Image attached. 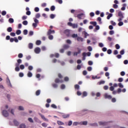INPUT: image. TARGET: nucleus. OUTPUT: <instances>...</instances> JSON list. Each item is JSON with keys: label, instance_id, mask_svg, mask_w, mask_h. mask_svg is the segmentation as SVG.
I'll use <instances>...</instances> for the list:
<instances>
[{"label": "nucleus", "instance_id": "9b49d317", "mask_svg": "<svg viewBox=\"0 0 128 128\" xmlns=\"http://www.w3.org/2000/svg\"><path fill=\"white\" fill-rule=\"evenodd\" d=\"M70 116V114H64L62 115V118H68Z\"/></svg>", "mask_w": 128, "mask_h": 128}, {"label": "nucleus", "instance_id": "6e6d98bb", "mask_svg": "<svg viewBox=\"0 0 128 128\" xmlns=\"http://www.w3.org/2000/svg\"><path fill=\"white\" fill-rule=\"evenodd\" d=\"M22 60L21 59H18L17 60V63H18L19 64H22Z\"/></svg>", "mask_w": 128, "mask_h": 128}, {"label": "nucleus", "instance_id": "338daca9", "mask_svg": "<svg viewBox=\"0 0 128 128\" xmlns=\"http://www.w3.org/2000/svg\"><path fill=\"white\" fill-rule=\"evenodd\" d=\"M118 54V50H114V54L116 55Z\"/></svg>", "mask_w": 128, "mask_h": 128}, {"label": "nucleus", "instance_id": "680f3d73", "mask_svg": "<svg viewBox=\"0 0 128 128\" xmlns=\"http://www.w3.org/2000/svg\"><path fill=\"white\" fill-rule=\"evenodd\" d=\"M72 124V121L70 120L68 122V126H70Z\"/></svg>", "mask_w": 128, "mask_h": 128}, {"label": "nucleus", "instance_id": "603ef678", "mask_svg": "<svg viewBox=\"0 0 128 128\" xmlns=\"http://www.w3.org/2000/svg\"><path fill=\"white\" fill-rule=\"evenodd\" d=\"M52 86H53V88H58V84H52Z\"/></svg>", "mask_w": 128, "mask_h": 128}, {"label": "nucleus", "instance_id": "864d4df0", "mask_svg": "<svg viewBox=\"0 0 128 128\" xmlns=\"http://www.w3.org/2000/svg\"><path fill=\"white\" fill-rule=\"evenodd\" d=\"M33 69L34 67H32V66H30L28 67V70H32Z\"/></svg>", "mask_w": 128, "mask_h": 128}, {"label": "nucleus", "instance_id": "bb28decb", "mask_svg": "<svg viewBox=\"0 0 128 128\" xmlns=\"http://www.w3.org/2000/svg\"><path fill=\"white\" fill-rule=\"evenodd\" d=\"M74 88L76 90H80V86L78 84H75L74 85Z\"/></svg>", "mask_w": 128, "mask_h": 128}, {"label": "nucleus", "instance_id": "20e7f679", "mask_svg": "<svg viewBox=\"0 0 128 128\" xmlns=\"http://www.w3.org/2000/svg\"><path fill=\"white\" fill-rule=\"evenodd\" d=\"M2 114L4 116H5L6 118L8 116V112L6 111V110H4L2 112Z\"/></svg>", "mask_w": 128, "mask_h": 128}, {"label": "nucleus", "instance_id": "7c9ffc66", "mask_svg": "<svg viewBox=\"0 0 128 128\" xmlns=\"http://www.w3.org/2000/svg\"><path fill=\"white\" fill-rule=\"evenodd\" d=\"M80 50H78V52H74V56H78V54H80Z\"/></svg>", "mask_w": 128, "mask_h": 128}, {"label": "nucleus", "instance_id": "e433bc0d", "mask_svg": "<svg viewBox=\"0 0 128 128\" xmlns=\"http://www.w3.org/2000/svg\"><path fill=\"white\" fill-rule=\"evenodd\" d=\"M40 116L42 118V120H46V117H44V115H42V114H40Z\"/></svg>", "mask_w": 128, "mask_h": 128}, {"label": "nucleus", "instance_id": "49530a36", "mask_svg": "<svg viewBox=\"0 0 128 128\" xmlns=\"http://www.w3.org/2000/svg\"><path fill=\"white\" fill-rule=\"evenodd\" d=\"M93 64H94V62H92V61L89 60V61L88 62V64L89 66H92Z\"/></svg>", "mask_w": 128, "mask_h": 128}, {"label": "nucleus", "instance_id": "37998d69", "mask_svg": "<svg viewBox=\"0 0 128 128\" xmlns=\"http://www.w3.org/2000/svg\"><path fill=\"white\" fill-rule=\"evenodd\" d=\"M48 36H49L48 38L50 40H54V36L52 35H48Z\"/></svg>", "mask_w": 128, "mask_h": 128}, {"label": "nucleus", "instance_id": "b1692460", "mask_svg": "<svg viewBox=\"0 0 128 128\" xmlns=\"http://www.w3.org/2000/svg\"><path fill=\"white\" fill-rule=\"evenodd\" d=\"M22 34V31L20 30H18L16 31V34H18V36L20 34Z\"/></svg>", "mask_w": 128, "mask_h": 128}, {"label": "nucleus", "instance_id": "423d86ee", "mask_svg": "<svg viewBox=\"0 0 128 128\" xmlns=\"http://www.w3.org/2000/svg\"><path fill=\"white\" fill-rule=\"evenodd\" d=\"M64 34L66 36H70V32L69 30H64Z\"/></svg>", "mask_w": 128, "mask_h": 128}, {"label": "nucleus", "instance_id": "393cba45", "mask_svg": "<svg viewBox=\"0 0 128 128\" xmlns=\"http://www.w3.org/2000/svg\"><path fill=\"white\" fill-rule=\"evenodd\" d=\"M81 124H82L83 126H86L88 124V122L87 121H84L81 122Z\"/></svg>", "mask_w": 128, "mask_h": 128}, {"label": "nucleus", "instance_id": "a211bd4d", "mask_svg": "<svg viewBox=\"0 0 128 128\" xmlns=\"http://www.w3.org/2000/svg\"><path fill=\"white\" fill-rule=\"evenodd\" d=\"M34 48V44L32 43H30L28 44V48L30 50H32V48Z\"/></svg>", "mask_w": 128, "mask_h": 128}, {"label": "nucleus", "instance_id": "1a4fd4ad", "mask_svg": "<svg viewBox=\"0 0 128 128\" xmlns=\"http://www.w3.org/2000/svg\"><path fill=\"white\" fill-rule=\"evenodd\" d=\"M63 80H60V79H58V78H56V79H55V82L56 84H59V82H63Z\"/></svg>", "mask_w": 128, "mask_h": 128}, {"label": "nucleus", "instance_id": "09e8293b", "mask_svg": "<svg viewBox=\"0 0 128 128\" xmlns=\"http://www.w3.org/2000/svg\"><path fill=\"white\" fill-rule=\"evenodd\" d=\"M55 58H60V54L58 53H56L54 54Z\"/></svg>", "mask_w": 128, "mask_h": 128}, {"label": "nucleus", "instance_id": "f704fd0d", "mask_svg": "<svg viewBox=\"0 0 128 128\" xmlns=\"http://www.w3.org/2000/svg\"><path fill=\"white\" fill-rule=\"evenodd\" d=\"M34 12H40V8H38V7H36L34 8Z\"/></svg>", "mask_w": 128, "mask_h": 128}, {"label": "nucleus", "instance_id": "cd10ccee", "mask_svg": "<svg viewBox=\"0 0 128 128\" xmlns=\"http://www.w3.org/2000/svg\"><path fill=\"white\" fill-rule=\"evenodd\" d=\"M118 16L120 17H124V14H122V12H118Z\"/></svg>", "mask_w": 128, "mask_h": 128}, {"label": "nucleus", "instance_id": "c756f323", "mask_svg": "<svg viewBox=\"0 0 128 128\" xmlns=\"http://www.w3.org/2000/svg\"><path fill=\"white\" fill-rule=\"evenodd\" d=\"M90 126H98V124L96 123L90 124Z\"/></svg>", "mask_w": 128, "mask_h": 128}, {"label": "nucleus", "instance_id": "f3484780", "mask_svg": "<svg viewBox=\"0 0 128 128\" xmlns=\"http://www.w3.org/2000/svg\"><path fill=\"white\" fill-rule=\"evenodd\" d=\"M8 22L10 24H14V18H10L8 20Z\"/></svg>", "mask_w": 128, "mask_h": 128}, {"label": "nucleus", "instance_id": "774afa93", "mask_svg": "<svg viewBox=\"0 0 128 128\" xmlns=\"http://www.w3.org/2000/svg\"><path fill=\"white\" fill-rule=\"evenodd\" d=\"M2 16H6V12L4 10L2 12Z\"/></svg>", "mask_w": 128, "mask_h": 128}, {"label": "nucleus", "instance_id": "5701e85b", "mask_svg": "<svg viewBox=\"0 0 128 128\" xmlns=\"http://www.w3.org/2000/svg\"><path fill=\"white\" fill-rule=\"evenodd\" d=\"M90 24H92L94 26H96V22H90Z\"/></svg>", "mask_w": 128, "mask_h": 128}, {"label": "nucleus", "instance_id": "c85d7f7f", "mask_svg": "<svg viewBox=\"0 0 128 128\" xmlns=\"http://www.w3.org/2000/svg\"><path fill=\"white\" fill-rule=\"evenodd\" d=\"M118 26H124V22L122 21L119 22L118 23Z\"/></svg>", "mask_w": 128, "mask_h": 128}, {"label": "nucleus", "instance_id": "9d476101", "mask_svg": "<svg viewBox=\"0 0 128 128\" xmlns=\"http://www.w3.org/2000/svg\"><path fill=\"white\" fill-rule=\"evenodd\" d=\"M82 34L84 36V38H86L87 36H88L89 34H88V32H86V31H84L82 32Z\"/></svg>", "mask_w": 128, "mask_h": 128}, {"label": "nucleus", "instance_id": "4468645a", "mask_svg": "<svg viewBox=\"0 0 128 128\" xmlns=\"http://www.w3.org/2000/svg\"><path fill=\"white\" fill-rule=\"evenodd\" d=\"M82 60H86V52H83L82 53Z\"/></svg>", "mask_w": 128, "mask_h": 128}, {"label": "nucleus", "instance_id": "c03bdc74", "mask_svg": "<svg viewBox=\"0 0 128 128\" xmlns=\"http://www.w3.org/2000/svg\"><path fill=\"white\" fill-rule=\"evenodd\" d=\"M20 70H24V64H21L20 66Z\"/></svg>", "mask_w": 128, "mask_h": 128}, {"label": "nucleus", "instance_id": "f257e3e1", "mask_svg": "<svg viewBox=\"0 0 128 128\" xmlns=\"http://www.w3.org/2000/svg\"><path fill=\"white\" fill-rule=\"evenodd\" d=\"M36 18H34L33 20L34 22V23H33L32 24V26H33V28H36V27L38 26V24H39V22H38V20L36 19V18H40V13H37L36 14Z\"/></svg>", "mask_w": 128, "mask_h": 128}, {"label": "nucleus", "instance_id": "4be33fe9", "mask_svg": "<svg viewBox=\"0 0 128 128\" xmlns=\"http://www.w3.org/2000/svg\"><path fill=\"white\" fill-rule=\"evenodd\" d=\"M63 48L64 50H68V48H70V46H68V44H64L63 46Z\"/></svg>", "mask_w": 128, "mask_h": 128}, {"label": "nucleus", "instance_id": "0eeeda50", "mask_svg": "<svg viewBox=\"0 0 128 128\" xmlns=\"http://www.w3.org/2000/svg\"><path fill=\"white\" fill-rule=\"evenodd\" d=\"M54 30H52L50 29L47 32V36H50L52 34H54Z\"/></svg>", "mask_w": 128, "mask_h": 128}, {"label": "nucleus", "instance_id": "f8f14e48", "mask_svg": "<svg viewBox=\"0 0 128 128\" xmlns=\"http://www.w3.org/2000/svg\"><path fill=\"white\" fill-rule=\"evenodd\" d=\"M99 124L100 126H106L108 125V122H99Z\"/></svg>", "mask_w": 128, "mask_h": 128}, {"label": "nucleus", "instance_id": "a878e982", "mask_svg": "<svg viewBox=\"0 0 128 128\" xmlns=\"http://www.w3.org/2000/svg\"><path fill=\"white\" fill-rule=\"evenodd\" d=\"M36 96H40V90H38L36 91Z\"/></svg>", "mask_w": 128, "mask_h": 128}, {"label": "nucleus", "instance_id": "7ed1b4c3", "mask_svg": "<svg viewBox=\"0 0 128 128\" xmlns=\"http://www.w3.org/2000/svg\"><path fill=\"white\" fill-rule=\"evenodd\" d=\"M68 26H72V28H78V24H72L70 22H68Z\"/></svg>", "mask_w": 128, "mask_h": 128}, {"label": "nucleus", "instance_id": "bf43d9fd", "mask_svg": "<svg viewBox=\"0 0 128 128\" xmlns=\"http://www.w3.org/2000/svg\"><path fill=\"white\" fill-rule=\"evenodd\" d=\"M64 80L65 82H68V80H69L68 77V76L64 77Z\"/></svg>", "mask_w": 128, "mask_h": 128}, {"label": "nucleus", "instance_id": "e2e57ef3", "mask_svg": "<svg viewBox=\"0 0 128 128\" xmlns=\"http://www.w3.org/2000/svg\"><path fill=\"white\" fill-rule=\"evenodd\" d=\"M112 99V102H116V98H113Z\"/></svg>", "mask_w": 128, "mask_h": 128}, {"label": "nucleus", "instance_id": "3c124183", "mask_svg": "<svg viewBox=\"0 0 128 128\" xmlns=\"http://www.w3.org/2000/svg\"><path fill=\"white\" fill-rule=\"evenodd\" d=\"M124 81V79L122 78H120L118 79V82H122Z\"/></svg>", "mask_w": 128, "mask_h": 128}, {"label": "nucleus", "instance_id": "052dcab7", "mask_svg": "<svg viewBox=\"0 0 128 128\" xmlns=\"http://www.w3.org/2000/svg\"><path fill=\"white\" fill-rule=\"evenodd\" d=\"M51 106L53 108H57V106H56V104H52V105H51Z\"/></svg>", "mask_w": 128, "mask_h": 128}, {"label": "nucleus", "instance_id": "6ab92c4d", "mask_svg": "<svg viewBox=\"0 0 128 128\" xmlns=\"http://www.w3.org/2000/svg\"><path fill=\"white\" fill-rule=\"evenodd\" d=\"M27 76L28 78H32V73L30 72H28Z\"/></svg>", "mask_w": 128, "mask_h": 128}, {"label": "nucleus", "instance_id": "c9c22d12", "mask_svg": "<svg viewBox=\"0 0 128 128\" xmlns=\"http://www.w3.org/2000/svg\"><path fill=\"white\" fill-rule=\"evenodd\" d=\"M24 56V55L20 53L18 54V58H22Z\"/></svg>", "mask_w": 128, "mask_h": 128}, {"label": "nucleus", "instance_id": "0e129e2a", "mask_svg": "<svg viewBox=\"0 0 128 128\" xmlns=\"http://www.w3.org/2000/svg\"><path fill=\"white\" fill-rule=\"evenodd\" d=\"M107 54H112V50L108 49L107 50Z\"/></svg>", "mask_w": 128, "mask_h": 128}, {"label": "nucleus", "instance_id": "dca6fc26", "mask_svg": "<svg viewBox=\"0 0 128 128\" xmlns=\"http://www.w3.org/2000/svg\"><path fill=\"white\" fill-rule=\"evenodd\" d=\"M14 126H18V124H20V123L16 121V120H14Z\"/></svg>", "mask_w": 128, "mask_h": 128}, {"label": "nucleus", "instance_id": "39448f33", "mask_svg": "<svg viewBox=\"0 0 128 128\" xmlns=\"http://www.w3.org/2000/svg\"><path fill=\"white\" fill-rule=\"evenodd\" d=\"M104 98H108V100H112V96L110 95H108V94H104Z\"/></svg>", "mask_w": 128, "mask_h": 128}, {"label": "nucleus", "instance_id": "a18cd8bd", "mask_svg": "<svg viewBox=\"0 0 128 128\" xmlns=\"http://www.w3.org/2000/svg\"><path fill=\"white\" fill-rule=\"evenodd\" d=\"M50 18L52 19L54 18H56V15H55V14H51L50 15Z\"/></svg>", "mask_w": 128, "mask_h": 128}, {"label": "nucleus", "instance_id": "79ce46f5", "mask_svg": "<svg viewBox=\"0 0 128 128\" xmlns=\"http://www.w3.org/2000/svg\"><path fill=\"white\" fill-rule=\"evenodd\" d=\"M24 107L22 106H19L18 107V110H24Z\"/></svg>", "mask_w": 128, "mask_h": 128}, {"label": "nucleus", "instance_id": "ddd939ff", "mask_svg": "<svg viewBox=\"0 0 128 128\" xmlns=\"http://www.w3.org/2000/svg\"><path fill=\"white\" fill-rule=\"evenodd\" d=\"M58 124V126H64V123L62 122V121H60L58 120L57 122Z\"/></svg>", "mask_w": 128, "mask_h": 128}, {"label": "nucleus", "instance_id": "ea45409f", "mask_svg": "<svg viewBox=\"0 0 128 128\" xmlns=\"http://www.w3.org/2000/svg\"><path fill=\"white\" fill-rule=\"evenodd\" d=\"M56 2H58L60 4H62V0H56Z\"/></svg>", "mask_w": 128, "mask_h": 128}, {"label": "nucleus", "instance_id": "69168bd1", "mask_svg": "<svg viewBox=\"0 0 128 128\" xmlns=\"http://www.w3.org/2000/svg\"><path fill=\"white\" fill-rule=\"evenodd\" d=\"M28 122H34V120H32V118H28Z\"/></svg>", "mask_w": 128, "mask_h": 128}, {"label": "nucleus", "instance_id": "f03ea898", "mask_svg": "<svg viewBox=\"0 0 128 128\" xmlns=\"http://www.w3.org/2000/svg\"><path fill=\"white\" fill-rule=\"evenodd\" d=\"M74 12L75 16H77L78 18H80V10H71V13L74 14Z\"/></svg>", "mask_w": 128, "mask_h": 128}, {"label": "nucleus", "instance_id": "a19ab883", "mask_svg": "<svg viewBox=\"0 0 128 128\" xmlns=\"http://www.w3.org/2000/svg\"><path fill=\"white\" fill-rule=\"evenodd\" d=\"M23 34L24 36H26V34H28V30H24Z\"/></svg>", "mask_w": 128, "mask_h": 128}, {"label": "nucleus", "instance_id": "4c0bfd02", "mask_svg": "<svg viewBox=\"0 0 128 128\" xmlns=\"http://www.w3.org/2000/svg\"><path fill=\"white\" fill-rule=\"evenodd\" d=\"M112 14H110L107 16V20H110V18H112Z\"/></svg>", "mask_w": 128, "mask_h": 128}, {"label": "nucleus", "instance_id": "2f4dec72", "mask_svg": "<svg viewBox=\"0 0 128 128\" xmlns=\"http://www.w3.org/2000/svg\"><path fill=\"white\" fill-rule=\"evenodd\" d=\"M105 82L104 80L100 81L98 82V84L100 85V84H104Z\"/></svg>", "mask_w": 128, "mask_h": 128}, {"label": "nucleus", "instance_id": "6e6552de", "mask_svg": "<svg viewBox=\"0 0 128 128\" xmlns=\"http://www.w3.org/2000/svg\"><path fill=\"white\" fill-rule=\"evenodd\" d=\"M34 52H36V54H40V48H36L34 50Z\"/></svg>", "mask_w": 128, "mask_h": 128}, {"label": "nucleus", "instance_id": "13d9d810", "mask_svg": "<svg viewBox=\"0 0 128 128\" xmlns=\"http://www.w3.org/2000/svg\"><path fill=\"white\" fill-rule=\"evenodd\" d=\"M113 8H118V6L116 4H114Z\"/></svg>", "mask_w": 128, "mask_h": 128}, {"label": "nucleus", "instance_id": "2eb2a0df", "mask_svg": "<svg viewBox=\"0 0 128 128\" xmlns=\"http://www.w3.org/2000/svg\"><path fill=\"white\" fill-rule=\"evenodd\" d=\"M88 96V92H84L82 94V98H84Z\"/></svg>", "mask_w": 128, "mask_h": 128}, {"label": "nucleus", "instance_id": "5fc2aeb1", "mask_svg": "<svg viewBox=\"0 0 128 128\" xmlns=\"http://www.w3.org/2000/svg\"><path fill=\"white\" fill-rule=\"evenodd\" d=\"M22 24L24 26H27L28 24V22L26 21V20H24L23 22H22Z\"/></svg>", "mask_w": 128, "mask_h": 128}, {"label": "nucleus", "instance_id": "72a5a7b5", "mask_svg": "<svg viewBox=\"0 0 128 128\" xmlns=\"http://www.w3.org/2000/svg\"><path fill=\"white\" fill-rule=\"evenodd\" d=\"M115 47L116 50H120V46L118 44H116Z\"/></svg>", "mask_w": 128, "mask_h": 128}, {"label": "nucleus", "instance_id": "412c9836", "mask_svg": "<svg viewBox=\"0 0 128 128\" xmlns=\"http://www.w3.org/2000/svg\"><path fill=\"white\" fill-rule=\"evenodd\" d=\"M7 32H12V27H8L7 28Z\"/></svg>", "mask_w": 128, "mask_h": 128}, {"label": "nucleus", "instance_id": "58836bf2", "mask_svg": "<svg viewBox=\"0 0 128 128\" xmlns=\"http://www.w3.org/2000/svg\"><path fill=\"white\" fill-rule=\"evenodd\" d=\"M54 10H56V7L54 6H52L50 8V10L52 12H54Z\"/></svg>", "mask_w": 128, "mask_h": 128}, {"label": "nucleus", "instance_id": "4d7b16f0", "mask_svg": "<svg viewBox=\"0 0 128 128\" xmlns=\"http://www.w3.org/2000/svg\"><path fill=\"white\" fill-rule=\"evenodd\" d=\"M110 24H112V26H116V22L112 21V20H111L110 21Z\"/></svg>", "mask_w": 128, "mask_h": 128}, {"label": "nucleus", "instance_id": "8fccbe9b", "mask_svg": "<svg viewBox=\"0 0 128 128\" xmlns=\"http://www.w3.org/2000/svg\"><path fill=\"white\" fill-rule=\"evenodd\" d=\"M88 52H92V46H89L88 47Z\"/></svg>", "mask_w": 128, "mask_h": 128}, {"label": "nucleus", "instance_id": "473e14b6", "mask_svg": "<svg viewBox=\"0 0 128 128\" xmlns=\"http://www.w3.org/2000/svg\"><path fill=\"white\" fill-rule=\"evenodd\" d=\"M20 128H26V124H22L20 125Z\"/></svg>", "mask_w": 128, "mask_h": 128}, {"label": "nucleus", "instance_id": "de8ad7c7", "mask_svg": "<svg viewBox=\"0 0 128 128\" xmlns=\"http://www.w3.org/2000/svg\"><path fill=\"white\" fill-rule=\"evenodd\" d=\"M118 86L119 88H124V85H122V83H119L118 84Z\"/></svg>", "mask_w": 128, "mask_h": 128}, {"label": "nucleus", "instance_id": "aec40b11", "mask_svg": "<svg viewBox=\"0 0 128 128\" xmlns=\"http://www.w3.org/2000/svg\"><path fill=\"white\" fill-rule=\"evenodd\" d=\"M41 44H42V41H40V40H38L36 42V46H40Z\"/></svg>", "mask_w": 128, "mask_h": 128}]
</instances>
